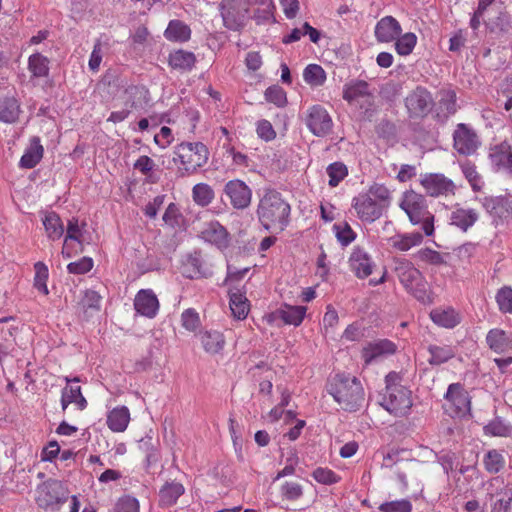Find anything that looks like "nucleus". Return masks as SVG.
Masks as SVG:
<instances>
[{"label": "nucleus", "mask_w": 512, "mask_h": 512, "mask_svg": "<svg viewBox=\"0 0 512 512\" xmlns=\"http://www.w3.org/2000/svg\"><path fill=\"white\" fill-rule=\"evenodd\" d=\"M484 468L487 472L496 474L505 466L504 456L497 450H489L483 458Z\"/></svg>", "instance_id": "52"}, {"label": "nucleus", "mask_w": 512, "mask_h": 512, "mask_svg": "<svg viewBox=\"0 0 512 512\" xmlns=\"http://www.w3.org/2000/svg\"><path fill=\"white\" fill-rule=\"evenodd\" d=\"M479 220V213L473 208H464L459 204L452 208L449 224L462 232H467Z\"/></svg>", "instance_id": "24"}, {"label": "nucleus", "mask_w": 512, "mask_h": 512, "mask_svg": "<svg viewBox=\"0 0 512 512\" xmlns=\"http://www.w3.org/2000/svg\"><path fill=\"white\" fill-rule=\"evenodd\" d=\"M326 172L329 176V186L336 187L348 175V170L342 162H333L328 165Z\"/></svg>", "instance_id": "54"}, {"label": "nucleus", "mask_w": 512, "mask_h": 512, "mask_svg": "<svg viewBox=\"0 0 512 512\" xmlns=\"http://www.w3.org/2000/svg\"><path fill=\"white\" fill-rule=\"evenodd\" d=\"M327 392L348 412L358 411L365 401L363 386L355 376L335 375L327 385Z\"/></svg>", "instance_id": "2"}, {"label": "nucleus", "mask_w": 512, "mask_h": 512, "mask_svg": "<svg viewBox=\"0 0 512 512\" xmlns=\"http://www.w3.org/2000/svg\"><path fill=\"white\" fill-rule=\"evenodd\" d=\"M438 110L437 116L441 119H447L457 112V97L454 90H446L442 93Z\"/></svg>", "instance_id": "46"}, {"label": "nucleus", "mask_w": 512, "mask_h": 512, "mask_svg": "<svg viewBox=\"0 0 512 512\" xmlns=\"http://www.w3.org/2000/svg\"><path fill=\"white\" fill-rule=\"evenodd\" d=\"M394 273L404 290L425 305L433 303L432 291L423 273L405 258L394 260Z\"/></svg>", "instance_id": "3"}, {"label": "nucleus", "mask_w": 512, "mask_h": 512, "mask_svg": "<svg viewBox=\"0 0 512 512\" xmlns=\"http://www.w3.org/2000/svg\"><path fill=\"white\" fill-rule=\"evenodd\" d=\"M76 403L79 410H84L87 406V401L81 393L80 386L65 387L61 395L62 410H66L68 405Z\"/></svg>", "instance_id": "43"}, {"label": "nucleus", "mask_w": 512, "mask_h": 512, "mask_svg": "<svg viewBox=\"0 0 512 512\" xmlns=\"http://www.w3.org/2000/svg\"><path fill=\"white\" fill-rule=\"evenodd\" d=\"M130 421V412L126 406L116 407L107 415V426L113 432H124Z\"/></svg>", "instance_id": "30"}, {"label": "nucleus", "mask_w": 512, "mask_h": 512, "mask_svg": "<svg viewBox=\"0 0 512 512\" xmlns=\"http://www.w3.org/2000/svg\"><path fill=\"white\" fill-rule=\"evenodd\" d=\"M280 494L285 500L296 501L303 496V487L295 481H286L280 487Z\"/></svg>", "instance_id": "56"}, {"label": "nucleus", "mask_w": 512, "mask_h": 512, "mask_svg": "<svg viewBox=\"0 0 512 512\" xmlns=\"http://www.w3.org/2000/svg\"><path fill=\"white\" fill-rule=\"evenodd\" d=\"M115 510V512H139L140 504L135 497L126 495L118 500Z\"/></svg>", "instance_id": "63"}, {"label": "nucleus", "mask_w": 512, "mask_h": 512, "mask_svg": "<svg viewBox=\"0 0 512 512\" xmlns=\"http://www.w3.org/2000/svg\"><path fill=\"white\" fill-rule=\"evenodd\" d=\"M264 95L267 102L273 103L277 107H284L287 104L286 92L280 86L268 87Z\"/></svg>", "instance_id": "57"}, {"label": "nucleus", "mask_w": 512, "mask_h": 512, "mask_svg": "<svg viewBox=\"0 0 512 512\" xmlns=\"http://www.w3.org/2000/svg\"><path fill=\"white\" fill-rule=\"evenodd\" d=\"M303 79L308 85L319 87L326 81V72L318 64H309L303 71Z\"/></svg>", "instance_id": "51"}, {"label": "nucleus", "mask_w": 512, "mask_h": 512, "mask_svg": "<svg viewBox=\"0 0 512 512\" xmlns=\"http://www.w3.org/2000/svg\"><path fill=\"white\" fill-rule=\"evenodd\" d=\"M461 171L469 182L472 190L474 192H479L484 187V180L482 176L478 173L477 167L474 163L469 160H464L459 163Z\"/></svg>", "instance_id": "44"}, {"label": "nucleus", "mask_w": 512, "mask_h": 512, "mask_svg": "<svg viewBox=\"0 0 512 512\" xmlns=\"http://www.w3.org/2000/svg\"><path fill=\"white\" fill-rule=\"evenodd\" d=\"M307 308L304 306L283 305L277 309L272 316L281 319L287 325L299 326L306 314Z\"/></svg>", "instance_id": "28"}, {"label": "nucleus", "mask_w": 512, "mask_h": 512, "mask_svg": "<svg viewBox=\"0 0 512 512\" xmlns=\"http://www.w3.org/2000/svg\"><path fill=\"white\" fill-rule=\"evenodd\" d=\"M248 8L241 0H222L220 14L224 26L232 31H239L245 25Z\"/></svg>", "instance_id": "11"}, {"label": "nucleus", "mask_w": 512, "mask_h": 512, "mask_svg": "<svg viewBox=\"0 0 512 512\" xmlns=\"http://www.w3.org/2000/svg\"><path fill=\"white\" fill-rule=\"evenodd\" d=\"M415 257L431 265H442L445 263L443 255L431 248H422L415 253Z\"/></svg>", "instance_id": "58"}, {"label": "nucleus", "mask_w": 512, "mask_h": 512, "mask_svg": "<svg viewBox=\"0 0 512 512\" xmlns=\"http://www.w3.org/2000/svg\"><path fill=\"white\" fill-rule=\"evenodd\" d=\"M20 114V104L14 97L0 98V121L4 123H14L18 120Z\"/></svg>", "instance_id": "39"}, {"label": "nucleus", "mask_w": 512, "mask_h": 512, "mask_svg": "<svg viewBox=\"0 0 512 512\" xmlns=\"http://www.w3.org/2000/svg\"><path fill=\"white\" fill-rule=\"evenodd\" d=\"M427 350L430 354L428 362L432 366L446 363L456 354L455 349L450 345H429Z\"/></svg>", "instance_id": "42"}, {"label": "nucleus", "mask_w": 512, "mask_h": 512, "mask_svg": "<svg viewBox=\"0 0 512 512\" xmlns=\"http://www.w3.org/2000/svg\"><path fill=\"white\" fill-rule=\"evenodd\" d=\"M201 236L206 242L217 246L219 249L227 248L230 243L229 232L218 221L206 223L201 231Z\"/></svg>", "instance_id": "25"}, {"label": "nucleus", "mask_w": 512, "mask_h": 512, "mask_svg": "<svg viewBox=\"0 0 512 512\" xmlns=\"http://www.w3.org/2000/svg\"><path fill=\"white\" fill-rule=\"evenodd\" d=\"M173 163L177 165L179 177L198 173L208 162L209 149L202 142H181L173 148Z\"/></svg>", "instance_id": "4"}, {"label": "nucleus", "mask_w": 512, "mask_h": 512, "mask_svg": "<svg viewBox=\"0 0 512 512\" xmlns=\"http://www.w3.org/2000/svg\"><path fill=\"white\" fill-rule=\"evenodd\" d=\"M34 271H35L34 280H33L34 288L38 292L47 296L49 294V289L47 286V281L49 278L48 266L44 262L38 261L34 264Z\"/></svg>", "instance_id": "49"}, {"label": "nucleus", "mask_w": 512, "mask_h": 512, "mask_svg": "<svg viewBox=\"0 0 512 512\" xmlns=\"http://www.w3.org/2000/svg\"><path fill=\"white\" fill-rule=\"evenodd\" d=\"M400 207L413 225H421L426 236L434 234V215L428 210L424 196L412 190L407 191L403 195Z\"/></svg>", "instance_id": "5"}, {"label": "nucleus", "mask_w": 512, "mask_h": 512, "mask_svg": "<svg viewBox=\"0 0 512 512\" xmlns=\"http://www.w3.org/2000/svg\"><path fill=\"white\" fill-rule=\"evenodd\" d=\"M495 300L500 312L512 314V288L510 286L501 287L496 293Z\"/></svg>", "instance_id": "55"}, {"label": "nucleus", "mask_w": 512, "mask_h": 512, "mask_svg": "<svg viewBox=\"0 0 512 512\" xmlns=\"http://www.w3.org/2000/svg\"><path fill=\"white\" fill-rule=\"evenodd\" d=\"M180 272L183 277L188 279L208 278L213 274L211 265L204 260L199 251H194L183 257Z\"/></svg>", "instance_id": "16"}, {"label": "nucleus", "mask_w": 512, "mask_h": 512, "mask_svg": "<svg viewBox=\"0 0 512 512\" xmlns=\"http://www.w3.org/2000/svg\"><path fill=\"white\" fill-rule=\"evenodd\" d=\"M229 305L234 318L243 320L247 317L249 312V302L240 289H232L229 292Z\"/></svg>", "instance_id": "33"}, {"label": "nucleus", "mask_w": 512, "mask_h": 512, "mask_svg": "<svg viewBox=\"0 0 512 512\" xmlns=\"http://www.w3.org/2000/svg\"><path fill=\"white\" fill-rule=\"evenodd\" d=\"M402 33L399 21L393 16H384L375 25L374 35L379 43H391Z\"/></svg>", "instance_id": "21"}, {"label": "nucleus", "mask_w": 512, "mask_h": 512, "mask_svg": "<svg viewBox=\"0 0 512 512\" xmlns=\"http://www.w3.org/2000/svg\"><path fill=\"white\" fill-rule=\"evenodd\" d=\"M215 197L214 190L207 183H197L192 188L193 201L201 207H206L212 203Z\"/></svg>", "instance_id": "48"}, {"label": "nucleus", "mask_w": 512, "mask_h": 512, "mask_svg": "<svg viewBox=\"0 0 512 512\" xmlns=\"http://www.w3.org/2000/svg\"><path fill=\"white\" fill-rule=\"evenodd\" d=\"M136 312L147 318H154L159 310V301L151 289L140 290L134 299Z\"/></svg>", "instance_id": "23"}, {"label": "nucleus", "mask_w": 512, "mask_h": 512, "mask_svg": "<svg viewBox=\"0 0 512 512\" xmlns=\"http://www.w3.org/2000/svg\"><path fill=\"white\" fill-rule=\"evenodd\" d=\"M352 207L357 217L362 222L372 223L379 219L383 214V205L377 202L371 195L360 193L352 199Z\"/></svg>", "instance_id": "17"}, {"label": "nucleus", "mask_w": 512, "mask_h": 512, "mask_svg": "<svg viewBox=\"0 0 512 512\" xmlns=\"http://www.w3.org/2000/svg\"><path fill=\"white\" fill-rule=\"evenodd\" d=\"M342 97L350 106L364 113L373 109L375 97L370 90V85L364 80L353 79L347 82L343 86Z\"/></svg>", "instance_id": "7"}, {"label": "nucleus", "mask_w": 512, "mask_h": 512, "mask_svg": "<svg viewBox=\"0 0 512 512\" xmlns=\"http://www.w3.org/2000/svg\"><path fill=\"white\" fill-rule=\"evenodd\" d=\"M223 193L236 210H244L251 205L252 189L243 180H229L224 185Z\"/></svg>", "instance_id": "15"}, {"label": "nucleus", "mask_w": 512, "mask_h": 512, "mask_svg": "<svg viewBox=\"0 0 512 512\" xmlns=\"http://www.w3.org/2000/svg\"><path fill=\"white\" fill-rule=\"evenodd\" d=\"M430 318L436 325L448 329L454 328L460 323V317L458 313L452 308L433 309L430 312Z\"/></svg>", "instance_id": "38"}, {"label": "nucleus", "mask_w": 512, "mask_h": 512, "mask_svg": "<svg viewBox=\"0 0 512 512\" xmlns=\"http://www.w3.org/2000/svg\"><path fill=\"white\" fill-rule=\"evenodd\" d=\"M481 145L476 131L468 124H457L453 132V147L461 155L470 156L476 153Z\"/></svg>", "instance_id": "14"}, {"label": "nucleus", "mask_w": 512, "mask_h": 512, "mask_svg": "<svg viewBox=\"0 0 512 512\" xmlns=\"http://www.w3.org/2000/svg\"><path fill=\"white\" fill-rule=\"evenodd\" d=\"M394 42L396 52L401 56H408L413 52L417 44V36L412 32H408L398 36Z\"/></svg>", "instance_id": "53"}, {"label": "nucleus", "mask_w": 512, "mask_h": 512, "mask_svg": "<svg viewBox=\"0 0 512 512\" xmlns=\"http://www.w3.org/2000/svg\"><path fill=\"white\" fill-rule=\"evenodd\" d=\"M256 133L257 136L265 142H270L276 138V131L274 130L270 121L266 119H261L257 121Z\"/></svg>", "instance_id": "62"}, {"label": "nucleus", "mask_w": 512, "mask_h": 512, "mask_svg": "<svg viewBox=\"0 0 512 512\" xmlns=\"http://www.w3.org/2000/svg\"><path fill=\"white\" fill-rule=\"evenodd\" d=\"M195 63L196 56L190 51L179 49L169 55V65L175 70L190 71Z\"/></svg>", "instance_id": "37"}, {"label": "nucleus", "mask_w": 512, "mask_h": 512, "mask_svg": "<svg viewBox=\"0 0 512 512\" xmlns=\"http://www.w3.org/2000/svg\"><path fill=\"white\" fill-rule=\"evenodd\" d=\"M486 490V497L489 501L496 500L497 498H502V493L506 491L512 490V485L506 483L504 479L500 476H496L488 480L484 484Z\"/></svg>", "instance_id": "47"}, {"label": "nucleus", "mask_w": 512, "mask_h": 512, "mask_svg": "<svg viewBox=\"0 0 512 512\" xmlns=\"http://www.w3.org/2000/svg\"><path fill=\"white\" fill-rule=\"evenodd\" d=\"M335 230L336 238L343 246L349 245L356 238L355 232L352 230L350 225L346 222L335 224L333 226Z\"/></svg>", "instance_id": "60"}, {"label": "nucleus", "mask_w": 512, "mask_h": 512, "mask_svg": "<svg viewBox=\"0 0 512 512\" xmlns=\"http://www.w3.org/2000/svg\"><path fill=\"white\" fill-rule=\"evenodd\" d=\"M68 496L61 482L48 480L38 485L35 500L39 507L48 509L66 502Z\"/></svg>", "instance_id": "13"}, {"label": "nucleus", "mask_w": 512, "mask_h": 512, "mask_svg": "<svg viewBox=\"0 0 512 512\" xmlns=\"http://www.w3.org/2000/svg\"><path fill=\"white\" fill-rule=\"evenodd\" d=\"M312 477L316 482L324 485H332L338 483L341 479L340 476H338L334 471L323 467L316 468L312 473Z\"/></svg>", "instance_id": "59"}, {"label": "nucleus", "mask_w": 512, "mask_h": 512, "mask_svg": "<svg viewBox=\"0 0 512 512\" xmlns=\"http://www.w3.org/2000/svg\"><path fill=\"white\" fill-rule=\"evenodd\" d=\"M44 148L41 145L40 138L34 136L30 140V144L22 155L19 166L25 169L34 168L42 159Z\"/></svg>", "instance_id": "27"}, {"label": "nucleus", "mask_w": 512, "mask_h": 512, "mask_svg": "<svg viewBox=\"0 0 512 512\" xmlns=\"http://www.w3.org/2000/svg\"><path fill=\"white\" fill-rule=\"evenodd\" d=\"M380 405L394 416L405 415L412 406L411 392L406 387L385 390Z\"/></svg>", "instance_id": "8"}, {"label": "nucleus", "mask_w": 512, "mask_h": 512, "mask_svg": "<svg viewBox=\"0 0 512 512\" xmlns=\"http://www.w3.org/2000/svg\"><path fill=\"white\" fill-rule=\"evenodd\" d=\"M82 230L79 226L78 219L72 218L68 221L67 229H66V236L64 239V245L62 248V255L65 258H71L73 254V248L69 241H75L79 245V247L82 246Z\"/></svg>", "instance_id": "35"}, {"label": "nucleus", "mask_w": 512, "mask_h": 512, "mask_svg": "<svg viewBox=\"0 0 512 512\" xmlns=\"http://www.w3.org/2000/svg\"><path fill=\"white\" fill-rule=\"evenodd\" d=\"M349 265L351 270L360 279L370 276L375 266L369 253L358 246L353 248L349 257Z\"/></svg>", "instance_id": "22"}, {"label": "nucleus", "mask_w": 512, "mask_h": 512, "mask_svg": "<svg viewBox=\"0 0 512 512\" xmlns=\"http://www.w3.org/2000/svg\"><path fill=\"white\" fill-rule=\"evenodd\" d=\"M125 107L130 110L143 108L149 101V91L144 86L131 85L125 91Z\"/></svg>", "instance_id": "29"}, {"label": "nucleus", "mask_w": 512, "mask_h": 512, "mask_svg": "<svg viewBox=\"0 0 512 512\" xmlns=\"http://www.w3.org/2000/svg\"><path fill=\"white\" fill-rule=\"evenodd\" d=\"M101 295L95 290H85L78 303L79 309L87 316L99 312L101 309Z\"/></svg>", "instance_id": "45"}, {"label": "nucleus", "mask_w": 512, "mask_h": 512, "mask_svg": "<svg viewBox=\"0 0 512 512\" xmlns=\"http://www.w3.org/2000/svg\"><path fill=\"white\" fill-rule=\"evenodd\" d=\"M43 226L45 228L47 237L56 241L63 236L64 233V225L60 218V216L56 212H48L45 214L42 219Z\"/></svg>", "instance_id": "40"}, {"label": "nucleus", "mask_w": 512, "mask_h": 512, "mask_svg": "<svg viewBox=\"0 0 512 512\" xmlns=\"http://www.w3.org/2000/svg\"><path fill=\"white\" fill-rule=\"evenodd\" d=\"M396 351L397 346L394 342L388 339H378L363 347L361 357L365 365H370L380 358L393 355Z\"/></svg>", "instance_id": "19"}, {"label": "nucleus", "mask_w": 512, "mask_h": 512, "mask_svg": "<svg viewBox=\"0 0 512 512\" xmlns=\"http://www.w3.org/2000/svg\"><path fill=\"white\" fill-rule=\"evenodd\" d=\"M200 341L204 350L209 354L220 353L225 345V339L221 332L207 330L200 333Z\"/></svg>", "instance_id": "36"}, {"label": "nucleus", "mask_w": 512, "mask_h": 512, "mask_svg": "<svg viewBox=\"0 0 512 512\" xmlns=\"http://www.w3.org/2000/svg\"><path fill=\"white\" fill-rule=\"evenodd\" d=\"M291 206L282 194L274 189L265 190L260 197L256 215L259 223L268 232L281 233L290 222Z\"/></svg>", "instance_id": "1"}, {"label": "nucleus", "mask_w": 512, "mask_h": 512, "mask_svg": "<svg viewBox=\"0 0 512 512\" xmlns=\"http://www.w3.org/2000/svg\"><path fill=\"white\" fill-rule=\"evenodd\" d=\"M484 434L496 437H508L512 434V425L504 419L496 417L483 428Z\"/></svg>", "instance_id": "50"}, {"label": "nucleus", "mask_w": 512, "mask_h": 512, "mask_svg": "<svg viewBox=\"0 0 512 512\" xmlns=\"http://www.w3.org/2000/svg\"><path fill=\"white\" fill-rule=\"evenodd\" d=\"M305 124L308 130L316 137H326L333 130V120L329 112L322 105L316 104L306 111Z\"/></svg>", "instance_id": "9"}, {"label": "nucleus", "mask_w": 512, "mask_h": 512, "mask_svg": "<svg viewBox=\"0 0 512 512\" xmlns=\"http://www.w3.org/2000/svg\"><path fill=\"white\" fill-rule=\"evenodd\" d=\"M378 510L380 512H411L412 503L408 499L388 501L380 504Z\"/></svg>", "instance_id": "61"}, {"label": "nucleus", "mask_w": 512, "mask_h": 512, "mask_svg": "<svg viewBox=\"0 0 512 512\" xmlns=\"http://www.w3.org/2000/svg\"><path fill=\"white\" fill-rule=\"evenodd\" d=\"M434 106L431 93L424 87H417L405 98V107L410 118L426 117Z\"/></svg>", "instance_id": "12"}, {"label": "nucleus", "mask_w": 512, "mask_h": 512, "mask_svg": "<svg viewBox=\"0 0 512 512\" xmlns=\"http://www.w3.org/2000/svg\"><path fill=\"white\" fill-rule=\"evenodd\" d=\"M444 398L446 400V410L451 416L464 417L470 413L471 398L460 383L450 384Z\"/></svg>", "instance_id": "10"}, {"label": "nucleus", "mask_w": 512, "mask_h": 512, "mask_svg": "<svg viewBox=\"0 0 512 512\" xmlns=\"http://www.w3.org/2000/svg\"><path fill=\"white\" fill-rule=\"evenodd\" d=\"M486 343L495 353L509 352L512 350V332L499 328L491 329L486 335Z\"/></svg>", "instance_id": "26"}, {"label": "nucleus", "mask_w": 512, "mask_h": 512, "mask_svg": "<svg viewBox=\"0 0 512 512\" xmlns=\"http://www.w3.org/2000/svg\"><path fill=\"white\" fill-rule=\"evenodd\" d=\"M423 242V235L419 232L397 234L389 238L390 245L401 252L419 246Z\"/></svg>", "instance_id": "34"}, {"label": "nucleus", "mask_w": 512, "mask_h": 512, "mask_svg": "<svg viewBox=\"0 0 512 512\" xmlns=\"http://www.w3.org/2000/svg\"><path fill=\"white\" fill-rule=\"evenodd\" d=\"M427 194L433 197L455 193V185L452 180L442 174H430L421 181Z\"/></svg>", "instance_id": "20"}, {"label": "nucleus", "mask_w": 512, "mask_h": 512, "mask_svg": "<svg viewBox=\"0 0 512 512\" xmlns=\"http://www.w3.org/2000/svg\"><path fill=\"white\" fill-rule=\"evenodd\" d=\"M184 486L179 482H167L159 491V506L170 507L176 504L181 495L184 494Z\"/></svg>", "instance_id": "31"}, {"label": "nucleus", "mask_w": 512, "mask_h": 512, "mask_svg": "<svg viewBox=\"0 0 512 512\" xmlns=\"http://www.w3.org/2000/svg\"><path fill=\"white\" fill-rule=\"evenodd\" d=\"M164 37L171 42H187L191 38V29L181 20H170Z\"/></svg>", "instance_id": "32"}, {"label": "nucleus", "mask_w": 512, "mask_h": 512, "mask_svg": "<svg viewBox=\"0 0 512 512\" xmlns=\"http://www.w3.org/2000/svg\"><path fill=\"white\" fill-rule=\"evenodd\" d=\"M49 59L41 53H34L28 58V70L33 78H44L49 75Z\"/></svg>", "instance_id": "41"}, {"label": "nucleus", "mask_w": 512, "mask_h": 512, "mask_svg": "<svg viewBox=\"0 0 512 512\" xmlns=\"http://www.w3.org/2000/svg\"><path fill=\"white\" fill-rule=\"evenodd\" d=\"M475 200L491 218L494 226L508 224L512 221V194L480 195Z\"/></svg>", "instance_id": "6"}, {"label": "nucleus", "mask_w": 512, "mask_h": 512, "mask_svg": "<svg viewBox=\"0 0 512 512\" xmlns=\"http://www.w3.org/2000/svg\"><path fill=\"white\" fill-rule=\"evenodd\" d=\"M491 502V512H510L512 504V490L502 493V498Z\"/></svg>", "instance_id": "64"}, {"label": "nucleus", "mask_w": 512, "mask_h": 512, "mask_svg": "<svg viewBox=\"0 0 512 512\" xmlns=\"http://www.w3.org/2000/svg\"><path fill=\"white\" fill-rule=\"evenodd\" d=\"M489 160L495 172L512 174V148L508 142L503 141L492 146L489 150Z\"/></svg>", "instance_id": "18"}]
</instances>
